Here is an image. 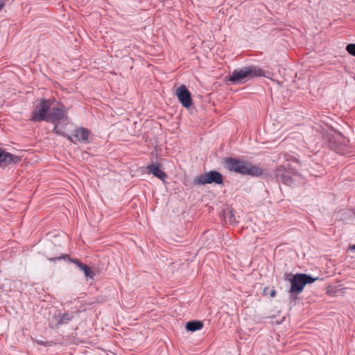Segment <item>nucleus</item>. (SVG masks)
<instances>
[{
  "label": "nucleus",
  "instance_id": "nucleus-14",
  "mask_svg": "<svg viewBox=\"0 0 355 355\" xmlns=\"http://www.w3.org/2000/svg\"><path fill=\"white\" fill-rule=\"evenodd\" d=\"M80 270L84 272V274L87 277H89L92 279L94 278V272L92 271L91 268H89V266L84 265V266L81 267Z\"/></svg>",
  "mask_w": 355,
  "mask_h": 355
},
{
  "label": "nucleus",
  "instance_id": "nucleus-7",
  "mask_svg": "<svg viewBox=\"0 0 355 355\" xmlns=\"http://www.w3.org/2000/svg\"><path fill=\"white\" fill-rule=\"evenodd\" d=\"M175 94L181 104L186 108L191 107L192 99L191 93L187 89L185 85H181L176 89Z\"/></svg>",
  "mask_w": 355,
  "mask_h": 355
},
{
  "label": "nucleus",
  "instance_id": "nucleus-16",
  "mask_svg": "<svg viewBox=\"0 0 355 355\" xmlns=\"http://www.w3.org/2000/svg\"><path fill=\"white\" fill-rule=\"evenodd\" d=\"M348 53L354 56H355V44H349L347 46L346 48Z\"/></svg>",
  "mask_w": 355,
  "mask_h": 355
},
{
  "label": "nucleus",
  "instance_id": "nucleus-10",
  "mask_svg": "<svg viewBox=\"0 0 355 355\" xmlns=\"http://www.w3.org/2000/svg\"><path fill=\"white\" fill-rule=\"evenodd\" d=\"M280 171H281L280 169L278 168L277 176V177L281 176L280 178H281V180L282 181V182L288 186L293 185L295 179L297 178V175L294 174L292 176H291L289 172H286L283 174H280Z\"/></svg>",
  "mask_w": 355,
  "mask_h": 355
},
{
  "label": "nucleus",
  "instance_id": "nucleus-2",
  "mask_svg": "<svg viewBox=\"0 0 355 355\" xmlns=\"http://www.w3.org/2000/svg\"><path fill=\"white\" fill-rule=\"evenodd\" d=\"M264 76L265 72L263 69L251 65L234 70L229 77V80L235 84H243L254 78Z\"/></svg>",
  "mask_w": 355,
  "mask_h": 355
},
{
  "label": "nucleus",
  "instance_id": "nucleus-24",
  "mask_svg": "<svg viewBox=\"0 0 355 355\" xmlns=\"http://www.w3.org/2000/svg\"><path fill=\"white\" fill-rule=\"evenodd\" d=\"M327 293H330V287L328 288L327 289Z\"/></svg>",
  "mask_w": 355,
  "mask_h": 355
},
{
  "label": "nucleus",
  "instance_id": "nucleus-3",
  "mask_svg": "<svg viewBox=\"0 0 355 355\" xmlns=\"http://www.w3.org/2000/svg\"><path fill=\"white\" fill-rule=\"evenodd\" d=\"M55 103L54 99H41L32 111L31 120L34 122L47 121L49 112Z\"/></svg>",
  "mask_w": 355,
  "mask_h": 355
},
{
  "label": "nucleus",
  "instance_id": "nucleus-5",
  "mask_svg": "<svg viewBox=\"0 0 355 355\" xmlns=\"http://www.w3.org/2000/svg\"><path fill=\"white\" fill-rule=\"evenodd\" d=\"M291 284L290 293L299 294L306 284L311 283V276L305 274H297L291 278H286Z\"/></svg>",
  "mask_w": 355,
  "mask_h": 355
},
{
  "label": "nucleus",
  "instance_id": "nucleus-17",
  "mask_svg": "<svg viewBox=\"0 0 355 355\" xmlns=\"http://www.w3.org/2000/svg\"><path fill=\"white\" fill-rule=\"evenodd\" d=\"M71 262L74 263L75 264H76L78 266V267L81 269V267L82 266H84L85 264L82 263L78 259H72L71 260Z\"/></svg>",
  "mask_w": 355,
  "mask_h": 355
},
{
  "label": "nucleus",
  "instance_id": "nucleus-6",
  "mask_svg": "<svg viewBox=\"0 0 355 355\" xmlns=\"http://www.w3.org/2000/svg\"><path fill=\"white\" fill-rule=\"evenodd\" d=\"M223 181L222 175L216 171H211L208 173L198 176L194 179V183L196 184H222Z\"/></svg>",
  "mask_w": 355,
  "mask_h": 355
},
{
  "label": "nucleus",
  "instance_id": "nucleus-22",
  "mask_svg": "<svg viewBox=\"0 0 355 355\" xmlns=\"http://www.w3.org/2000/svg\"><path fill=\"white\" fill-rule=\"evenodd\" d=\"M316 279H317V278L312 277V279H311L312 283H313Z\"/></svg>",
  "mask_w": 355,
  "mask_h": 355
},
{
  "label": "nucleus",
  "instance_id": "nucleus-18",
  "mask_svg": "<svg viewBox=\"0 0 355 355\" xmlns=\"http://www.w3.org/2000/svg\"><path fill=\"white\" fill-rule=\"evenodd\" d=\"M55 126H54V128L53 129V132L57 134V135H62V133L61 132V131L59 130L58 128V124H54Z\"/></svg>",
  "mask_w": 355,
  "mask_h": 355
},
{
  "label": "nucleus",
  "instance_id": "nucleus-13",
  "mask_svg": "<svg viewBox=\"0 0 355 355\" xmlns=\"http://www.w3.org/2000/svg\"><path fill=\"white\" fill-rule=\"evenodd\" d=\"M73 318V315L68 313H64L59 315V320H58V324H67L69 321L71 320Z\"/></svg>",
  "mask_w": 355,
  "mask_h": 355
},
{
  "label": "nucleus",
  "instance_id": "nucleus-23",
  "mask_svg": "<svg viewBox=\"0 0 355 355\" xmlns=\"http://www.w3.org/2000/svg\"><path fill=\"white\" fill-rule=\"evenodd\" d=\"M351 248H352V250H355V244H354V245H352V246L351 247Z\"/></svg>",
  "mask_w": 355,
  "mask_h": 355
},
{
  "label": "nucleus",
  "instance_id": "nucleus-8",
  "mask_svg": "<svg viewBox=\"0 0 355 355\" xmlns=\"http://www.w3.org/2000/svg\"><path fill=\"white\" fill-rule=\"evenodd\" d=\"M21 158L0 148V167L20 162Z\"/></svg>",
  "mask_w": 355,
  "mask_h": 355
},
{
  "label": "nucleus",
  "instance_id": "nucleus-15",
  "mask_svg": "<svg viewBox=\"0 0 355 355\" xmlns=\"http://www.w3.org/2000/svg\"><path fill=\"white\" fill-rule=\"evenodd\" d=\"M338 137H340V135H336V136H332L331 137L328 138L330 144V148H332L334 150L338 151L340 150L338 146H337L336 144H334V142Z\"/></svg>",
  "mask_w": 355,
  "mask_h": 355
},
{
  "label": "nucleus",
  "instance_id": "nucleus-9",
  "mask_svg": "<svg viewBox=\"0 0 355 355\" xmlns=\"http://www.w3.org/2000/svg\"><path fill=\"white\" fill-rule=\"evenodd\" d=\"M89 132L86 128H79L75 130L72 136L67 135V138L71 141L83 142L87 140Z\"/></svg>",
  "mask_w": 355,
  "mask_h": 355
},
{
  "label": "nucleus",
  "instance_id": "nucleus-21",
  "mask_svg": "<svg viewBox=\"0 0 355 355\" xmlns=\"http://www.w3.org/2000/svg\"><path fill=\"white\" fill-rule=\"evenodd\" d=\"M4 4L3 3H1L0 2V10L2 9V8L3 7Z\"/></svg>",
  "mask_w": 355,
  "mask_h": 355
},
{
  "label": "nucleus",
  "instance_id": "nucleus-20",
  "mask_svg": "<svg viewBox=\"0 0 355 355\" xmlns=\"http://www.w3.org/2000/svg\"><path fill=\"white\" fill-rule=\"evenodd\" d=\"M276 295V291L275 290H272L270 293V295L271 297H274Z\"/></svg>",
  "mask_w": 355,
  "mask_h": 355
},
{
  "label": "nucleus",
  "instance_id": "nucleus-1",
  "mask_svg": "<svg viewBox=\"0 0 355 355\" xmlns=\"http://www.w3.org/2000/svg\"><path fill=\"white\" fill-rule=\"evenodd\" d=\"M225 167L230 171L242 175L259 176L263 173V170L260 166L232 157H227L225 159Z\"/></svg>",
  "mask_w": 355,
  "mask_h": 355
},
{
  "label": "nucleus",
  "instance_id": "nucleus-12",
  "mask_svg": "<svg viewBox=\"0 0 355 355\" xmlns=\"http://www.w3.org/2000/svg\"><path fill=\"white\" fill-rule=\"evenodd\" d=\"M203 327V323L201 321L193 320L188 322L186 325L187 331H195L200 330Z\"/></svg>",
  "mask_w": 355,
  "mask_h": 355
},
{
  "label": "nucleus",
  "instance_id": "nucleus-19",
  "mask_svg": "<svg viewBox=\"0 0 355 355\" xmlns=\"http://www.w3.org/2000/svg\"><path fill=\"white\" fill-rule=\"evenodd\" d=\"M67 256H64V257H55V258H51V259H49L50 261H55V260H60L61 259H65L67 258Z\"/></svg>",
  "mask_w": 355,
  "mask_h": 355
},
{
  "label": "nucleus",
  "instance_id": "nucleus-11",
  "mask_svg": "<svg viewBox=\"0 0 355 355\" xmlns=\"http://www.w3.org/2000/svg\"><path fill=\"white\" fill-rule=\"evenodd\" d=\"M147 169L150 173H152L154 176L162 180H164L167 177L166 174L159 168V166L152 164L148 166Z\"/></svg>",
  "mask_w": 355,
  "mask_h": 355
},
{
  "label": "nucleus",
  "instance_id": "nucleus-4",
  "mask_svg": "<svg viewBox=\"0 0 355 355\" xmlns=\"http://www.w3.org/2000/svg\"><path fill=\"white\" fill-rule=\"evenodd\" d=\"M67 119V114L65 106L55 101V103L52 105L49 112L47 122L59 124L62 121H64Z\"/></svg>",
  "mask_w": 355,
  "mask_h": 355
}]
</instances>
